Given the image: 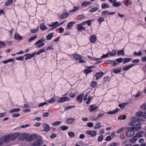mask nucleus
<instances>
[{"mask_svg":"<svg viewBox=\"0 0 146 146\" xmlns=\"http://www.w3.org/2000/svg\"><path fill=\"white\" fill-rule=\"evenodd\" d=\"M138 138H136L135 136H134L133 137V138L131 139L130 140V142L131 143H136V141L137 140Z\"/></svg>","mask_w":146,"mask_h":146,"instance_id":"22","label":"nucleus"},{"mask_svg":"<svg viewBox=\"0 0 146 146\" xmlns=\"http://www.w3.org/2000/svg\"><path fill=\"white\" fill-rule=\"evenodd\" d=\"M84 95V94L82 93L80 95L78 96V97L76 100L79 102L81 103L82 100V98Z\"/></svg>","mask_w":146,"mask_h":146,"instance_id":"12","label":"nucleus"},{"mask_svg":"<svg viewBox=\"0 0 146 146\" xmlns=\"http://www.w3.org/2000/svg\"><path fill=\"white\" fill-rule=\"evenodd\" d=\"M111 64L113 66V67H114L115 66H117V65H118L119 64V63H117L115 62V61H113V62L112 63H111Z\"/></svg>","mask_w":146,"mask_h":146,"instance_id":"56","label":"nucleus"},{"mask_svg":"<svg viewBox=\"0 0 146 146\" xmlns=\"http://www.w3.org/2000/svg\"><path fill=\"white\" fill-rule=\"evenodd\" d=\"M98 106H97L95 104H93L90 106L89 108V110L90 111H93L96 110L98 108Z\"/></svg>","mask_w":146,"mask_h":146,"instance_id":"8","label":"nucleus"},{"mask_svg":"<svg viewBox=\"0 0 146 146\" xmlns=\"http://www.w3.org/2000/svg\"><path fill=\"white\" fill-rule=\"evenodd\" d=\"M86 133L91 135L92 137H94L97 135V132L95 131L88 130L86 131Z\"/></svg>","mask_w":146,"mask_h":146,"instance_id":"5","label":"nucleus"},{"mask_svg":"<svg viewBox=\"0 0 146 146\" xmlns=\"http://www.w3.org/2000/svg\"><path fill=\"white\" fill-rule=\"evenodd\" d=\"M142 51L141 50H139V52L137 53L136 51H135L133 54L134 55L140 56L142 55Z\"/></svg>","mask_w":146,"mask_h":146,"instance_id":"35","label":"nucleus"},{"mask_svg":"<svg viewBox=\"0 0 146 146\" xmlns=\"http://www.w3.org/2000/svg\"><path fill=\"white\" fill-rule=\"evenodd\" d=\"M124 51L123 50H119L117 51L118 55H124Z\"/></svg>","mask_w":146,"mask_h":146,"instance_id":"33","label":"nucleus"},{"mask_svg":"<svg viewBox=\"0 0 146 146\" xmlns=\"http://www.w3.org/2000/svg\"><path fill=\"white\" fill-rule=\"evenodd\" d=\"M134 66V64H131L130 65L126 66L123 68V69L124 71H126L128 70L132 66Z\"/></svg>","mask_w":146,"mask_h":146,"instance_id":"19","label":"nucleus"},{"mask_svg":"<svg viewBox=\"0 0 146 146\" xmlns=\"http://www.w3.org/2000/svg\"><path fill=\"white\" fill-rule=\"evenodd\" d=\"M120 3V2H116L115 1L113 3V6H116L117 7H119L120 5H121Z\"/></svg>","mask_w":146,"mask_h":146,"instance_id":"39","label":"nucleus"},{"mask_svg":"<svg viewBox=\"0 0 146 146\" xmlns=\"http://www.w3.org/2000/svg\"><path fill=\"white\" fill-rule=\"evenodd\" d=\"M39 29V28L38 27L37 28L35 29H31V32L33 33H36L38 32Z\"/></svg>","mask_w":146,"mask_h":146,"instance_id":"47","label":"nucleus"},{"mask_svg":"<svg viewBox=\"0 0 146 146\" xmlns=\"http://www.w3.org/2000/svg\"><path fill=\"white\" fill-rule=\"evenodd\" d=\"M62 123V122L61 121H56L54 122L52 124L54 126H56L59 125L60 123Z\"/></svg>","mask_w":146,"mask_h":146,"instance_id":"32","label":"nucleus"},{"mask_svg":"<svg viewBox=\"0 0 146 146\" xmlns=\"http://www.w3.org/2000/svg\"><path fill=\"white\" fill-rule=\"evenodd\" d=\"M75 23V22H74L72 21L70 22L68 24L66 29L67 30L70 29L72 27L73 25Z\"/></svg>","mask_w":146,"mask_h":146,"instance_id":"14","label":"nucleus"},{"mask_svg":"<svg viewBox=\"0 0 146 146\" xmlns=\"http://www.w3.org/2000/svg\"><path fill=\"white\" fill-rule=\"evenodd\" d=\"M91 72L92 70L89 69V68L88 69H87L85 70L84 71V72L86 73V74H87L88 73Z\"/></svg>","mask_w":146,"mask_h":146,"instance_id":"43","label":"nucleus"},{"mask_svg":"<svg viewBox=\"0 0 146 146\" xmlns=\"http://www.w3.org/2000/svg\"><path fill=\"white\" fill-rule=\"evenodd\" d=\"M13 0H7L5 3V5L6 6H8L11 5L13 2Z\"/></svg>","mask_w":146,"mask_h":146,"instance_id":"25","label":"nucleus"},{"mask_svg":"<svg viewBox=\"0 0 146 146\" xmlns=\"http://www.w3.org/2000/svg\"><path fill=\"white\" fill-rule=\"evenodd\" d=\"M103 139V135H101L98 137V141L100 142L102 141Z\"/></svg>","mask_w":146,"mask_h":146,"instance_id":"53","label":"nucleus"},{"mask_svg":"<svg viewBox=\"0 0 146 146\" xmlns=\"http://www.w3.org/2000/svg\"><path fill=\"white\" fill-rule=\"evenodd\" d=\"M121 70V68H119V69H117L116 68H115L113 70V72L115 73H118L120 72Z\"/></svg>","mask_w":146,"mask_h":146,"instance_id":"54","label":"nucleus"},{"mask_svg":"<svg viewBox=\"0 0 146 146\" xmlns=\"http://www.w3.org/2000/svg\"><path fill=\"white\" fill-rule=\"evenodd\" d=\"M73 56L74 58L76 60H80L82 59V56L77 54H74Z\"/></svg>","mask_w":146,"mask_h":146,"instance_id":"18","label":"nucleus"},{"mask_svg":"<svg viewBox=\"0 0 146 146\" xmlns=\"http://www.w3.org/2000/svg\"><path fill=\"white\" fill-rule=\"evenodd\" d=\"M96 38L95 35H92L90 36V40L91 43H94L96 40Z\"/></svg>","mask_w":146,"mask_h":146,"instance_id":"15","label":"nucleus"},{"mask_svg":"<svg viewBox=\"0 0 146 146\" xmlns=\"http://www.w3.org/2000/svg\"><path fill=\"white\" fill-rule=\"evenodd\" d=\"M53 33H51L49 34L47 36H46V39L48 40H50L51 39L52 37L53 36Z\"/></svg>","mask_w":146,"mask_h":146,"instance_id":"42","label":"nucleus"},{"mask_svg":"<svg viewBox=\"0 0 146 146\" xmlns=\"http://www.w3.org/2000/svg\"><path fill=\"white\" fill-rule=\"evenodd\" d=\"M132 119L133 120V122H131L129 123V125L131 126H134L135 125H134V121L135 120H136V117H133L132 118Z\"/></svg>","mask_w":146,"mask_h":146,"instance_id":"45","label":"nucleus"},{"mask_svg":"<svg viewBox=\"0 0 146 146\" xmlns=\"http://www.w3.org/2000/svg\"><path fill=\"white\" fill-rule=\"evenodd\" d=\"M125 128L124 127H123L122 128H121L120 129H118L117 130V132L118 133H119L120 132L124 130L125 129Z\"/></svg>","mask_w":146,"mask_h":146,"instance_id":"57","label":"nucleus"},{"mask_svg":"<svg viewBox=\"0 0 146 146\" xmlns=\"http://www.w3.org/2000/svg\"><path fill=\"white\" fill-rule=\"evenodd\" d=\"M104 115V114L103 113H99L97 117V119H98L99 118L103 116Z\"/></svg>","mask_w":146,"mask_h":146,"instance_id":"61","label":"nucleus"},{"mask_svg":"<svg viewBox=\"0 0 146 146\" xmlns=\"http://www.w3.org/2000/svg\"><path fill=\"white\" fill-rule=\"evenodd\" d=\"M94 21V20L93 19L90 20L86 21V23H87L89 26H90L91 25V22L92 21Z\"/></svg>","mask_w":146,"mask_h":146,"instance_id":"48","label":"nucleus"},{"mask_svg":"<svg viewBox=\"0 0 146 146\" xmlns=\"http://www.w3.org/2000/svg\"><path fill=\"white\" fill-rule=\"evenodd\" d=\"M140 107L143 110H146V105L145 104H143L142 106H141Z\"/></svg>","mask_w":146,"mask_h":146,"instance_id":"59","label":"nucleus"},{"mask_svg":"<svg viewBox=\"0 0 146 146\" xmlns=\"http://www.w3.org/2000/svg\"><path fill=\"white\" fill-rule=\"evenodd\" d=\"M108 52H109V55L110 56H114L115 55H116V51L114 50H112V52H110L109 51Z\"/></svg>","mask_w":146,"mask_h":146,"instance_id":"26","label":"nucleus"},{"mask_svg":"<svg viewBox=\"0 0 146 146\" xmlns=\"http://www.w3.org/2000/svg\"><path fill=\"white\" fill-rule=\"evenodd\" d=\"M3 143H8L11 140L9 135L1 137Z\"/></svg>","mask_w":146,"mask_h":146,"instance_id":"4","label":"nucleus"},{"mask_svg":"<svg viewBox=\"0 0 146 146\" xmlns=\"http://www.w3.org/2000/svg\"><path fill=\"white\" fill-rule=\"evenodd\" d=\"M109 7V5L106 3H103L102 5V9L108 8Z\"/></svg>","mask_w":146,"mask_h":146,"instance_id":"38","label":"nucleus"},{"mask_svg":"<svg viewBox=\"0 0 146 146\" xmlns=\"http://www.w3.org/2000/svg\"><path fill=\"white\" fill-rule=\"evenodd\" d=\"M45 41V39L44 38L41 39L37 42H36L34 44L35 45H37L38 44L42 43V42H44Z\"/></svg>","mask_w":146,"mask_h":146,"instance_id":"17","label":"nucleus"},{"mask_svg":"<svg viewBox=\"0 0 146 146\" xmlns=\"http://www.w3.org/2000/svg\"><path fill=\"white\" fill-rule=\"evenodd\" d=\"M132 58H124L123 61V63L125 64L127 62H130L132 60Z\"/></svg>","mask_w":146,"mask_h":146,"instance_id":"34","label":"nucleus"},{"mask_svg":"<svg viewBox=\"0 0 146 146\" xmlns=\"http://www.w3.org/2000/svg\"><path fill=\"white\" fill-rule=\"evenodd\" d=\"M98 9H99L98 7H96V8L94 7L93 8H92L91 9H90L89 10V12H94L98 10Z\"/></svg>","mask_w":146,"mask_h":146,"instance_id":"44","label":"nucleus"},{"mask_svg":"<svg viewBox=\"0 0 146 146\" xmlns=\"http://www.w3.org/2000/svg\"><path fill=\"white\" fill-rule=\"evenodd\" d=\"M101 123L99 122L97 123V124H96L94 127V129H96L97 128H99L101 127Z\"/></svg>","mask_w":146,"mask_h":146,"instance_id":"31","label":"nucleus"},{"mask_svg":"<svg viewBox=\"0 0 146 146\" xmlns=\"http://www.w3.org/2000/svg\"><path fill=\"white\" fill-rule=\"evenodd\" d=\"M135 133L134 131L131 129L127 131L125 134L127 137H130L133 135Z\"/></svg>","mask_w":146,"mask_h":146,"instance_id":"2","label":"nucleus"},{"mask_svg":"<svg viewBox=\"0 0 146 146\" xmlns=\"http://www.w3.org/2000/svg\"><path fill=\"white\" fill-rule=\"evenodd\" d=\"M76 108V106H70L68 107H66L65 108L64 111H66L68 110L73 108Z\"/></svg>","mask_w":146,"mask_h":146,"instance_id":"30","label":"nucleus"},{"mask_svg":"<svg viewBox=\"0 0 146 146\" xmlns=\"http://www.w3.org/2000/svg\"><path fill=\"white\" fill-rule=\"evenodd\" d=\"M134 125L135 126H139L141 124V123L138 121L135 120L134 121Z\"/></svg>","mask_w":146,"mask_h":146,"instance_id":"36","label":"nucleus"},{"mask_svg":"<svg viewBox=\"0 0 146 146\" xmlns=\"http://www.w3.org/2000/svg\"><path fill=\"white\" fill-rule=\"evenodd\" d=\"M104 74V73L102 72H97L95 74V76L96 77V80L99 79L100 78L102 77Z\"/></svg>","mask_w":146,"mask_h":146,"instance_id":"9","label":"nucleus"},{"mask_svg":"<svg viewBox=\"0 0 146 146\" xmlns=\"http://www.w3.org/2000/svg\"><path fill=\"white\" fill-rule=\"evenodd\" d=\"M37 139L32 144L33 146H40L42 144H43V141L42 140V138L41 136L36 137Z\"/></svg>","mask_w":146,"mask_h":146,"instance_id":"1","label":"nucleus"},{"mask_svg":"<svg viewBox=\"0 0 146 146\" xmlns=\"http://www.w3.org/2000/svg\"><path fill=\"white\" fill-rule=\"evenodd\" d=\"M69 100V98L64 97L60 98L59 99V100L57 101V102L62 103Z\"/></svg>","mask_w":146,"mask_h":146,"instance_id":"7","label":"nucleus"},{"mask_svg":"<svg viewBox=\"0 0 146 146\" xmlns=\"http://www.w3.org/2000/svg\"><path fill=\"white\" fill-rule=\"evenodd\" d=\"M20 110V109L19 108H14L10 110L9 113H12L14 112H18Z\"/></svg>","mask_w":146,"mask_h":146,"instance_id":"27","label":"nucleus"},{"mask_svg":"<svg viewBox=\"0 0 146 146\" xmlns=\"http://www.w3.org/2000/svg\"><path fill=\"white\" fill-rule=\"evenodd\" d=\"M5 46V44L4 42L0 41V48H1L4 47Z\"/></svg>","mask_w":146,"mask_h":146,"instance_id":"63","label":"nucleus"},{"mask_svg":"<svg viewBox=\"0 0 146 146\" xmlns=\"http://www.w3.org/2000/svg\"><path fill=\"white\" fill-rule=\"evenodd\" d=\"M55 100L54 99V98H52L50 99V100H48L47 102L50 103H53L55 101Z\"/></svg>","mask_w":146,"mask_h":146,"instance_id":"50","label":"nucleus"},{"mask_svg":"<svg viewBox=\"0 0 146 146\" xmlns=\"http://www.w3.org/2000/svg\"><path fill=\"white\" fill-rule=\"evenodd\" d=\"M109 52L107 53L106 54H103L102 56L101 57V58H106L109 57L108 56Z\"/></svg>","mask_w":146,"mask_h":146,"instance_id":"62","label":"nucleus"},{"mask_svg":"<svg viewBox=\"0 0 146 146\" xmlns=\"http://www.w3.org/2000/svg\"><path fill=\"white\" fill-rule=\"evenodd\" d=\"M90 3L89 2H84L82 3V7H86L87 6L90 5Z\"/></svg>","mask_w":146,"mask_h":146,"instance_id":"29","label":"nucleus"},{"mask_svg":"<svg viewBox=\"0 0 146 146\" xmlns=\"http://www.w3.org/2000/svg\"><path fill=\"white\" fill-rule=\"evenodd\" d=\"M144 139L143 138H141L139 140V143H143L144 141Z\"/></svg>","mask_w":146,"mask_h":146,"instance_id":"64","label":"nucleus"},{"mask_svg":"<svg viewBox=\"0 0 146 146\" xmlns=\"http://www.w3.org/2000/svg\"><path fill=\"white\" fill-rule=\"evenodd\" d=\"M40 28L42 30L46 29L47 27H45L44 23H41L40 26Z\"/></svg>","mask_w":146,"mask_h":146,"instance_id":"37","label":"nucleus"},{"mask_svg":"<svg viewBox=\"0 0 146 146\" xmlns=\"http://www.w3.org/2000/svg\"><path fill=\"white\" fill-rule=\"evenodd\" d=\"M27 137V135L26 134H22L19 135V139L21 140H25V139H26Z\"/></svg>","mask_w":146,"mask_h":146,"instance_id":"10","label":"nucleus"},{"mask_svg":"<svg viewBox=\"0 0 146 146\" xmlns=\"http://www.w3.org/2000/svg\"><path fill=\"white\" fill-rule=\"evenodd\" d=\"M126 105V104L125 103L123 104H120L119 105V106L122 109L125 107Z\"/></svg>","mask_w":146,"mask_h":146,"instance_id":"60","label":"nucleus"},{"mask_svg":"<svg viewBox=\"0 0 146 146\" xmlns=\"http://www.w3.org/2000/svg\"><path fill=\"white\" fill-rule=\"evenodd\" d=\"M77 25L78 27V31H83L85 30V28L81 25L78 24H77Z\"/></svg>","mask_w":146,"mask_h":146,"instance_id":"16","label":"nucleus"},{"mask_svg":"<svg viewBox=\"0 0 146 146\" xmlns=\"http://www.w3.org/2000/svg\"><path fill=\"white\" fill-rule=\"evenodd\" d=\"M144 132L142 131L137 133L135 134V137H142V135L143 134Z\"/></svg>","mask_w":146,"mask_h":146,"instance_id":"23","label":"nucleus"},{"mask_svg":"<svg viewBox=\"0 0 146 146\" xmlns=\"http://www.w3.org/2000/svg\"><path fill=\"white\" fill-rule=\"evenodd\" d=\"M68 135L70 137H75V134L72 132H70L68 133Z\"/></svg>","mask_w":146,"mask_h":146,"instance_id":"41","label":"nucleus"},{"mask_svg":"<svg viewBox=\"0 0 146 146\" xmlns=\"http://www.w3.org/2000/svg\"><path fill=\"white\" fill-rule=\"evenodd\" d=\"M43 128L44 131H48L50 130V127L49 125L45 123L43 125Z\"/></svg>","mask_w":146,"mask_h":146,"instance_id":"11","label":"nucleus"},{"mask_svg":"<svg viewBox=\"0 0 146 146\" xmlns=\"http://www.w3.org/2000/svg\"><path fill=\"white\" fill-rule=\"evenodd\" d=\"M75 119L72 118H69L67 119L66 120V121L67 122L70 121H72L73 122H71L72 123H74L75 121Z\"/></svg>","mask_w":146,"mask_h":146,"instance_id":"58","label":"nucleus"},{"mask_svg":"<svg viewBox=\"0 0 146 146\" xmlns=\"http://www.w3.org/2000/svg\"><path fill=\"white\" fill-rule=\"evenodd\" d=\"M97 84V82L96 81H93L91 84V86L92 88H94Z\"/></svg>","mask_w":146,"mask_h":146,"instance_id":"40","label":"nucleus"},{"mask_svg":"<svg viewBox=\"0 0 146 146\" xmlns=\"http://www.w3.org/2000/svg\"><path fill=\"white\" fill-rule=\"evenodd\" d=\"M68 128V127L65 125H63L61 127V129L62 130L65 131Z\"/></svg>","mask_w":146,"mask_h":146,"instance_id":"52","label":"nucleus"},{"mask_svg":"<svg viewBox=\"0 0 146 146\" xmlns=\"http://www.w3.org/2000/svg\"><path fill=\"white\" fill-rule=\"evenodd\" d=\"M37 35L35 36L34 37H31V38L29 39L28 41L30 42H31L32 41L34 40L37 37Z\"/></svg>","mask_w":146,"mask_h":146,"instance_id":"46","label":"nucleus"},{"mask_svg":"<svg viewBox=\"0 0 146 146\" xmlns=\"http://www.w3.org/2000/svg\"><path fill=\"white\" fill-rule=\"evenodd\" d=\"M69 15V14L68 13H64L61 15L60 16V18L61 19L65 18L68 17Z\"/></svg>","mask_w":146,"mask_h":146,"instance_id":"20","label":"nucleus"},{"mask_svg":"<svg viewBox=\"0 0 146 146\" xmlns=\"http://www.w3.org/2000/svg\"><path fill=\"white\" fill-rule=\"evenodd\" d=\"M119 110V109L116 108L115 110L111 111H108L107 112V113L108 114H113L118 112Z\"/></svg>","mask_w":146,"mask_h":146,"instance_id":"21","label":"nucleus"},{"mask_svg":"<svg viewBox=\"0 0 146 146\" xmlns=\"http://www.w3.org/2000/svg\"><path fill=\"white\" fill-rule=\"evenodd\" d=\"M140 126H135L134 125V126L131 127V129H132L134 131L139 130L141 128Z\"/></svg>","mask_w":146,"mask_h":146,"instance_id":"28","label":"nucleus"},{"mask_svg":"<svg viewBox=\"0 0 146 146\" xmlns=\"http://www.w3.org/2000/svg\"><path fill=\"white\" fill-rule=\"evenodd\" d=\"M15 38L17 40H21L22 37L20 36L17 33H15L14 34Z\"/></svg>","mask_w":146,"mask_h":146,"instance_id":"13","label":"nucleus"},{"mask_svg":"<svg viewBox=\"0 0 146 146\" xmlns=\"http://www.w3.org/2000/svg\"><path fill=\"white\" fill-rule=\"evenodd\" d=\"M76 95L75 93L71 92L69 96L70 97L73 98L75 97Z\"/></svg>","mask_w":146,"mask_h":146,"instance_id":"49","label":"nucleus"},{"mask_svg":"<svg viewBox=\"0 0 146 146\" xmlns=\"http://www.w3.org/2000/svg\"><path fill=\"white\" fill-rule=\"evenodd\" d=\"M145 114V113L144 112L141 111H139L137 113V116L140 117H144V116Z\"/></svg>","mask_w":146,"mask_h":146,"instance_id":"24","label":"nucleus"},{"mask_svg":"<svg viewBox=\"0 0 146 146\" xmlns=\"http://www.w3.org/2000/svg\"><path fill=\"white\" fill-rule=\"evenodd\" d=\"M37 137V135L36 134H33L31 135V136L27 137L26 139V141H29L31 140L34 139H35Z\"/></svg>","mask_w":146,"mask_h":146,"instance_id":"6","label":"nucleus"},{"mask_svg":"<svg viewBox=\"0 0 146 146\" xmlns=\"http://www.w3.org/2000/svg\"><path fill=\"white\" fill-rule=\"evenodd\" d=\"M45 51V49L43 48H42L41 50L38 51L36 53V54L37 55L39 54L40 53L43 52Z\"/></svg>","mask_w":146,"mask_h":146,"instance_id":"51","label":"nucleus"},{"mask_svg":"<svg viewBox=\"0 0 146 146\" xmlns=\"http://www.w3.org/2000/svg\"><path fill=\"white\" fill-rule=\"evenodd\" d=\"M9 135L11 140H13L18 137L19 135V133H15L13 134H10Z\"/></svg>","mask_w":146,"mask_h":146,"instance_id":"3","label":"nucleus"},{"mask_svg":"<svg viewBox=\"0 0 146 146\" xmlns=\"http://www.w3.org/2000/svg\"><path fill=\"white\" fill-rule=\"evenodd\" d=\"M47 104H48L46 102H44L38 105V106L39 107H41L43 106L44 105H47Z\"/></svg>","mask_w":146,"mask_h":146,"instance_id":"55","label":"nucleus"}]
</instances>
